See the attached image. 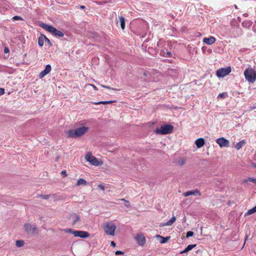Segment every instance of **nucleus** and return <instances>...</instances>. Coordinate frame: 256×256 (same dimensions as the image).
Masks as SVG:
<instances>
[{"mask_svg": "<svg viewBox=\"0 0 256 256\" xmlns=\"http://www.w3.org/2000/svg\"><path fill=\"white\" fill-rule=\"evenodd\" d=\"M89 128L88 127L82 126L74 130H68L66 132V135L68 138H79L86 134Z\"/></svg>", "mask_w": 256, "mask_h": 256, "instance_id": "obj_1", "label": "nucleus"}, {"mask_svg": "<svg viewBox=\"0 0 256 256\" xmlns=\"http://www.w3.org/2000/svg\"><path fill=\"white\" fill-rule=\"evenodd\" d=\"M85 160L91 165L96 166H101L104 164V162L102 160L97 158L95 156H92L90 152H88L86 154Z\"/></svg>", "mask_w": 256, "mask_h": 256, "instance_id": "obj_2", "label": "nucleus"}, {"mask_svg": "<svg viewBox=\"0 0 256 256\" xmlns=\"http://www.w3.org/2000/svg\"><path fill=\"white\" fill-rule=\"evenodd\" d=\"M246 80L249 83H254L256 80V70L251 68H246L244 72Z\"/></svg>", "mask_w": 256, "mask_h": 256, "instance_id": "obj_3", "label": "nucleus"}, {"mask_svg": "<svg viewBox=\"0 0 256 256\" xmlns=\"http://www.w3.org/2000/svg\"><path fill=\"white\" fill-rule=\"evenodd\" d=\"M41 27L54 36L58 37H63L64 36V34L62 32L58 30L52 26L46 24H42Z\"/></svg>", "mask_w": 256, "mask_h": 256, "instance_id": "obj_4", "label": "nucleus"}, {"mask_svg": "<svg viewBox=\"0 0 256 256\" xmlns=\"http://www.w3.org/2000/svg\"><path fill=\"white\" fill-rule=\"evenodd\" d=\"M174 126L170 124H165L162 126L160 128H158L155 130V132L157 134H166L172 132Z\"/></svg>", "mask_w": 256, "mask_h": 256, "instance_id": "obj_5", "label": "nucleus"}, {"mask_svg": "<svg viewBox=\"0 0 256 256\" xmlns=\"http://www.w3.org/2000/svg\"><path fill=\"white\" fill-rule=\"evenodd\" d=\"M104 232L108 235L114 236L116 229V225L112 222H106L103 226Z\"/></svg>", "mask_w": 256, "mask_h": 256, "instance_id": "obj_6", "label": "nucleus"}, {"mask_svg": "<svg viewBox=\"0 0 256 256\" xmlns=\"http://www.w3.org/2000/svg\"><path fill=\"white\" fill-rule=\"evenodd\" d=\"M231 70L232 68L230 66L221 68L217 70L216 74L218 78H224L228 74Z\"/></svg>", "mask_w": 256, "mask_h": 256, "instance_id": "obj_7", "label": "nucleus"}, {"mask_svg": "<svg viewBox=\"0 0 256 256\" xmlns=\"http://www.w3.org/2000/svg\"><path fill=\"white\" fill-rule=\"evenodd\" d=\"M24 230L28 234H34L37 230V227L35 224L26 223L24 226Z\"/></svg>", "mask_w": 256, "mask_h": 256, "instance_id": "obj_8", "label": "nucleus"}, {"mask_svg": "<svg viewBox=\"0 0 256 256\" xmlns=\"http://www.w3.org/2000/svg\"><path fill=\"white\" fill-rule=\"evenodd\" d=\"M216 142L220 148L228 147L230 144L229 140L224 137L216 139Z\"/></svg>", "mask_w": 256, "mask_h": 256, "instance_id": "obj_9", "label": "nucleus"}, {"mask_svg": "<svg viewBox=\"0 0 256 256\" xmlns=\"http://www.w3.org/2000/svg\"><path fill=\"white\" fill-rule=\"evenodd\" d=\"M135 239L138 244L141 246L144 245L146 242L145 237L144 234L142 233L138 234L136 236Z\"/></svg>", "mask_w": 256, "mask_h": 256, "instance_id": "obj_10", "label": "nucleus"}, {"mask_svg": "<svg viewBox=\"0 0 256 256\" xmlns=\"http://www.w3.org/2000/svg\"><path fill=\"white\" fill-rule=\"evenodd\" d=\"M74 235L76 237L81 238H86L90 236V234L88 232L80 230H75Z\"/></svg>", "mask_w": 256, "mask_h": 256, "instance_id": "obj_11", "label": "nucleus"}, {"mask_svg": "<svg viewBox=\"0 0 256 256\" xmlns=\"http://www.w3.org/2000/svg\"><path fill=\"white\" fill-rule=\"evenodd\" d=\"M183 196L185 197L191 196V195H194V196H201V193L199 190L198 189H196L192 190H189L186 192H184L183 194Z\"/></svg>", "mask_w": 256, "mask_h": 256, "instance_id": "obj_12", "label": "nucleus"}, {"mask_svg": "<svg viewBox=\"0 0 256 256\" xmlns=\"http://www.w3.org/2000/svg\"><path fill=\"white\" fill-rule=\"evenodd\" d=\"M50 65H46L44 70L40 72L39 74V78H43L46 75L48 74L50 72Z\"/></svg>", "mask_w": 256, "mask_h": 256, "instance_id": "obj_13", "label": "nucleus"}, {"mask_svg": "<svg viewBox=\"0 0 256 256\" xmlns=\"http://www.w3.org/2000/svg\"><path fill=\"white\" fill-rule=\"evenodd\" d=\"M50 65H46L44 70L40 72L39 74V78H43L46 75L48 74L50 72Z\"/></svg>", "mask_w": 256, "mask_h": 256, "instance_id": "obj_14", "label": "nucleus"}, {"mask_svg": "<svg viewBox=\"0 0 256 256\" xmlns=\"http://www.w3.org/2000/svg\"><path fill=\"white\" fill-rule=\"evenodd\" d=\"M216 38L212 36H210L208 38H204L203 39L204 42L210 45L216 42Z\"/></svg>", "mask_w": 256, "mask_h": 256, "instance_id": "obj_15", "label": "nucleus"}, {"mask_svg": "<svg viewBox=\"0 0 256 256\" xmlns=\"http://www.w3.org/2000/svg\"><path fill=\"white\" fill-rule=\"evenodd\" d=\"M176 220V218L174 216H172V217L166 222L162 223L160 224V226H172Z\"/></svg>", "mask_w": 256, "mask_h": 256, "instance_id": "obj_16", "label": "nucleus"}, {"mask_svg": "<svg viewBox=\"0 0 256 256\" xmlns=\"http://www.w3.org/2000/svg\"><path fill=\"white\" fill-rule=\"evenodd\" d=\"M204 144V140L203 138H199L195 141V144L198 148L202 147Z\"/></svg>", "mask_w": 256, "mask_h": 256, "instance_id": "obj_17", "label": "nucleus"}, {"mask_svg": "<svg viewBox=\"0 0 256 256\" xmlns=\"http://www.w3.org/2000/svg\"><path fill=\"white\" fill-rule=\"evenodd\" d=\"M46 37L43 34H41L38 38V44L40 46H42L44 45V42L46 41Z\"/></svg>", "mask_w": 256, "mask_h": 256, "instance_id": "obj_18", "label": "nucleus"}, {"mask_svg": "<svg viewBox=\"0 0 256 256\" xmlns=\"http://www.w3.org/2000/svg\"><path fill=\"white\" fill-rule=\"evenodd\" d=\"M71 218L73 220V225L76 224L78 222H80L81 220L80 216L76 214H72Z\"/></svg>", "mask_w": 256, "mask_h": 256, "instance_id": "obj_19", "label": "nucleus"}, {"mask_svg": "<svg viewBox=\"0 0 256 256\" xmlns=\"http://www.w3.org/2000/svg\"><path fill=\"white\" fill-rule=\"evenodd\" d=\"M246 144V142L244 140H241L236 144L235 146V148L237 150H240L242 146H244Z\"/></svg>", "mask_w": 256, "mask_h": 256, "instance_id": "obj_20", "label": "nucleus"}, {"mask_svg": "<svg viewBox=\"0 0 256 256\" xmlns=\"http://www.w3.org/2000/svg\"><path fill=\"white\" fill-rule=\"evenodd\" d=\"M156 238L161 239L160 242L161 244L166 243L170 238V236H166L164 238L160 235H157Z\"/></svg>", "mask_w": 256, "mask_h": 256, "instance_id": "obj_21", "label": "nucleus"}, {"mask_svg": "<svg viewBox=\"0 0 256 256\" xmlns=\"http://www.w3.org/2000/svg\"><path fill=\"white\" fill-rule=\"evenodd\" d=\"M87 182L86 180L84 179V178H79L78 181H77V182L76 184V186H81V185H82V186H86L87 184Z\"/></svg>", "mask_w": 256, "mask_h": 256, "instance_id": "obj_22", "label": "nucleus"}, {"mask_svg": "<svg viewBox=\"0 0 256 256\" xmlns=\"http://www.w3.org/2000/svg\"><path fill=\"white\" fill-rule=\"evenodd\" d=\"M196 244H190L187 246V247L183 250L182 251L180 254L186 253L188 252V251L192 250L193 248H195L196 246Z\"/></svg>", "mask_w": 256, "mask_h": 256, "instance_id": "obj_23", "label": "nucleus"}, {"mask_svg": "<svg viewBox=\"0 0 256 256\" xmlns=\"http://www.w3.org/2000/svg\"><path fill=\"white\" fill-rule=\"evenodd\" d=\"M166 52L164 50H161L160 53V55L164 56L170 57L172 54L170 52H168L166 50Z\"/></svg>", "mask_w": 256, "mask_h": 256, "instance_id": "obj_24", "label": "nucleus"}, {"mask_svg": "<svg viewBox=\"0 0 256 256\" xmlns=\"http://www.w3.org/2000/svg\"><path fill=\"white\" fill-rule=\"evenodd\" d=\"M121 28L124 30L125 28V18L123 16L119 17Z\"/></svg>", "mask_w": 256, "mask_h": 256, "instance_id": "obj_25", "label": "nucleus"}, {"mask_svg": "<svg viewBox=\"0 0 256 256\" xmlns=\"http://www.w3.org/2000/svg\"><path fill=\"white\" fill-rule=\"evenodd\" d=\"M186 163V160L184 158H180L177 162V164L180 166L184 165Z\"/></svg>", "mask_w": 256, "mask_h": 256, "instance_id": "obj_26", "label": "nucleus"}, {"mask_svg": "<svg viewBox=\"0 0 256 256\" xmlns=\"http://www.w3.org/2000/svg\"><path fill=\"white\" fill-rule=\"evenodd\" d=\"M114 102L115 101H112V100H110V101H100V102H93V104H96V105L100 104H112V102Z\"/></svg>", "mask_w": 256, "mask_h": 256, "instance_id": "obj_27", "label": "nucleus"}, {"mask_svg": "<svg viewBox=\"0 0 256 256\" xmlns=\"http://www.w3.org/2000/svg\"><path fill=\"white\" fill-rule=\"evenodd\" d=\"M256 212V206L252 208L249 210L246 213V215H250Z\"/></svg>", "mask_w": 256, "mask_h": 256, "instance_id": "obj_28", "label": "nucleus"}, {"mask_svg": "<svg viewBox=\"0 0 256 256\" xmlns=\"http://www.w3.org/2000/svg\"><path fill=\"white\" fill-rule=\"evenodd\" d=\"M16 246L20 248L24 245V242L22 240H18L16 242Z\"/></svg>", "mask_w": 256, "mask_h": 256, "instance_id": "obj_29", "label": "nucleus"}, {"mask_svg": "<svg viewBox=\"0 0 256 256\" xmlns=\"http://www.w3.org/2000/svg\"><path fill=\"white\" fill-rule=\"evenodd\" d=\"M227 96H228V94H227L226 92H222V93L218 95V98H225Z\"/></svg>", "mask_w": 256, "mask_h": 256, "instance_id": "obj_30", "label": "nucleus"}, {"mask_svg": "<svg viewBox=\"0 0 256 256\" xmlns=\"http://www.w3.org/2000/svg\"><path fill=\"white\" fill-rule=\"evenodd\" d=\"M121 200L124 202V206L127 208L130 207V203L128 200H126L124 198L121 199Z\"/></svg>", "mask_w": 256, "mask_h": 256, "instance_id": "obj_31", "label": "nucleus"}, {"mask_svg": "<svg viewBox=\"0 0 256 256\" xmlns=\"http://www.w3.org/2000/svg\"><path fill=\"white\" fill-rule=\"evenodd\" d=\"M64 232L67 233H70L74 234V232H75V230H73L71 228H67L64 230Z\"/></svg>", "mask_w": 256, "mask_h": 256, "instance_id": "obj_32", "label": "nucleus"}, {"mask_svg": "<svg viewBox=\"0 0 256 256\" xmlns=\"http://www.w3.org/2000/svg\"><path fill=\"white\" fill-rule=\"evenodd\" d=\"M101 86L102 88H107V89L112 90H117L116 88H110V87L108 86H104V85L101 84Z\"/></svg>", "mask_w": 256, "mask_h": 256, "instance_id": "obj_33", "label": "nucleus"}, {"mask_svg": "<svg viewBox=\"0 0 256 256\" xmlns=\"http://www.w3.org/2000/svg\"><path fill=\"white\" fill-rule=\"evenodd\" d=\"M12 20H22L23 19L20 16H16L12 18Z\"/></svg>", "mask_w": 256, "mask_h": 256, "instance_id": "obj_34", "label": "nucleus"}, {"mask_svg": "<svg viewBox=\"0 0 256 256\" xmlns=\"http://www.w3.org/2000/svg\"><path fill=\"white\" fill-rule=\"evenodd\" d=\"M194 235V232L192 231H189L186 233V238H189L190 236H193Z\"/></svg>", "mask_w": 256, "mask_h": 256, "instance_id": "obj_35", "label": "nucleus"}, {"mask_svg": "<svg viewBox=\"0 0 256 256\" xmlns=\"http://www.w3.org/2000/svg\"><path fill=\"white\" fill-rule=\"evenodd\" d=\"M61 174L62 176L64 177H66L67 176L68 174H66V170H63L61 172Z\"/></svg>", "mask_w": 256, "mask_h": 256, "instance_id": "obj_36", "label": "nucleus"}, {"mask_svg": "<svg viewBox=\"0 0 256 256\" xmlns=\"http://www.w3.org/2000/svg\"><path fill=\"white\" fill-rule=\"evenodd\" d=\"M40 198H42L43 199H44V200H47L50 197V195H42L40 196Z\"/></svg>", "mask_w": 256, "mask_h": 256, "instance_id": "obj_37", "label": "nucleus"}, {"mask_svg": "<svg viewBox=\"0 0 256 256\" xmlns=\"http://www.w3.org/2000/svg\"><path fill=\"white\" fill-rule=\"evenodd\" d=\"M98 187L102 190H105V186L104 184H98Z\"/></svg>", "mask_w": 256, "mask_h": 256, "instance_id": "obj_38", "label": "nucleus"}, {"mask_svg": "<svg viewBox=\"0 0 256 256\" xmlns=\"http://www.w3.org/2000/svg\"><path fill=\"white\" fill-rule=\"evenodd\" d=\"M242 26H245V27H248V26H250V24L248 22H244L242 23Z\"/></svg>", "mask_w": 256, "mask_h": 256, "instance_id": "obj_39", "label": "nucleus"}, {"mask_svg": "<svg viewBox=\"0 0 256 256\" xmlns=\"http://www.w3.org/2000/svg\"><path fill=\"white\" fill-rule=\"evenodd\" d=\"M249 180L250 182H252L254 184H256V178H249Z\"/></svg>", "mask_w": 256, "mask_h": 256, "instance_id": "obj_40", "label": "nucleus"}, {"mask_svg": "<svg viewBox=\"0 0 256 256\" xmlns=\"http://www.w3.org/2000/svg\"><path fill=\"white\" fill-rule=\"evenodd\" d=\"M124 253L122 252L117 250L115 254L116 255H120V254H123Z\"/></svg>", "mask_w": 256, "mask_h": 256, "instance_id": "obj_41", "label": "nucleus"}, {"mask_svg": "<svg viewBox=\"0 0 256 256\" xmlns=\"http://www.w3.org/2000/svg\"><path fill=\"white\" fill-rule=\"evenodd\" d=\"M4 93V90L3 88H0V96L2 95Z\"/></svg>", "mask_w": 256, "mask_h": 256, "instance_id": "obj_42", "label": "nucleus"}, {"mask_svg": "<svg viewBox=\"0 0 256 256\" xmlns=\"http://www.w3.org/2000/svg\"><path fill=\"white\" fill-rule=\"evenodd\" d=\"M46 42H47L48 45H50V46H52V44L50 42V40L46 38V41H44Z\"/></svg>", "mask_w": 256, "mask_h": 256, "instance_id": "obj_43", "label": "nucleus"}, {"mask_svg": "<svg viewBox=\"0 0 256 256\" xmlns=\"http://www.w3.org/2000/svg\"><path fill=\"white\" fill-rule=\"evenodd\" d=\"M4 52L5 54H8L9 52V49L8 47H5L4 48Z\"/></svg>", "mask_w": 256, "mask_h": 256, "instance_id": "obj_44", "label": "nucleus"}, {"mask_svg": "<svg viewBox=\"0 0 256 256\" xmlns=\"http://www.w3.org/2000/svg\"><path fill=\"white\" fill-rule=\"evenodd\" d=\"M110 245L113 247H115L116 246V243L114 241L111 242Z\"/></svg>", "mask_w": 256, "mask_h": 256, "instance_id": "obj_45", "label": "nucleus"}, {"mask_svg": "<svg viewBox=\"0 0 256 256\" xmlns=\"http://www.w3.org/2000/svg\"><path fill=\"white\" fill-rule=\"evenodd\" d=\"M248 181H250V180H249V178H246V179H244V180H243V182H244V183H246V182H248Z\"/></svg>", "mask_w": 256, "mask_h": 256, "instance_id": "obj_46", "label": "nucleus"}, {"mask_svg": "<svg viewBox=\"0 0 256 256\" xmlns=\"http://www.w3.org/2000/svg\"><path fill=\"white\" fill-rule=\"evenodd\" d=\"M90 86H92L93 87V88H94V90H98L96 86H95L94 85L91 84H90Z\"/></svg>", "mask_w": 256, "mask_h": 256, "instance_id": "obj_47", "label": "nucleus"}, {"mask_svg": "<svg viewBox=\"0 0 256 256\" xmlns=\"http://www.w3.org/2000/svg\"><path fill=\"white\" fill-rule=\"evenodd\" d=\"M80 8H81V9H84V8H86V7H85V6H80Z\"/></svg>", "mask_w": 256, "mask_h": 256, "instance_id": "obj_48", "label": "nucleus"}, {"mask_svg": "<svg viewBox=\"0 0 256 256\" xmlns=\"http://www.w3.org/2000/svg\"><path fill=\"white\" fill-rule=\"evenodd\" d=\"M252 166L254 168H256V164L253 163L252 164Z\"/></svg>", "mask_w": 256, "mask_h": 256, "instance_id": "obj_49", "label": "nucleus"}, {"mask_svg": "<svg viewBox=\"0 0 256 256\" xmlns=\"http://www.w3.org/2000/svg\"><path fill=\"white\" fill-rule=\"evenodd\" d=\"M247 238H248V236H246V238H245V241L247 239Z\"/></svg>", "mask_w": 256, "mask_h": 256, "instance_id": "obj_50", "label": "nucleus"}]
</instances>
